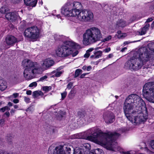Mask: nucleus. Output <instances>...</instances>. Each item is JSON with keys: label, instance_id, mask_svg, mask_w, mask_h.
Listing matches in <instances>:
<instances>
[{"label": "nucleus", "instance_id": "obj_60", "mask_svg": "<svg viewBox=\"0 0 154 154\" xmlns=\"http://www.w3.org/2000/svg\"><path fill=\"white\" fill-rule=\"evenodd\" d=\"M14 107L15 109H17L18 108V106L17 105H14Z\"/></svg>", "mask_w": 154, "mask_h": 154}, {"label": "nucleus", "instance_id": "obj_19", "mask_svg": "<svg viewBox=\"0 0 154 154\" xmlns=\"http://www.w3.org/2000/svg\"><path fill=\"white\" fill-rule=\"evenodd\" d=\"M102 54V52L99 51H95L94 53V54L91 55L90 58L92 59H95L99 58L101 57Z\"/></svg>", "mask_w": 154, "mask_h": 154}, {"label": "nucleus", "instance_id": "obj_54", "mask_svg": "<svg viewBox=\"0 0 154 154\" xmlns=\"http://www.w3.org/2000/svg\"><path fill=\"white\" fill-rule=\"evenodd\" d=\"M0 111H1L2 112H5L6 110L5 108V107H2L1 109H0Z\"/></svg>", "mask_w": 154, "mask_h": 154}, {"label": "nucleus", "instance_id": "obj_20", "mask_svg": "<svg viewBox=\"0 0 154 154\" xmlns=\"http://www.w3.org/2000/svg\"><path fill=\"white\" fill-rule=\"evenodd\" d=\"M149 26V24L145 23V25L142 29L141 31L139 32L140 35H144L146 33V31L148 30Z\"/></svg>", "mask_w": 154, "mask_h": 154}, {"label": "nucleus", "instance_id": "obj_58", "mask_svg": "<svg viewBox=\"0 0 154 154\" xmlns=\"http://www.w3.org/2000/svg\"><path fill=\"white\" fill-rule=\"evenodd\" d=\"M6 110L9 111L10 110V108L8 106H6L4 107Z\"/></svg>", "mask_w": 154, "mask_h": 154}, {"label": "nucleus", "instance_id": "obj_55", "mask_svg": "<svg viewBox=\"0 0 154 154\" xmlns=\"http://www.w3.org/2000/svg\"><path fill=\"white\" fill-rule=\"evenodd\" d=\"M4 115H6L7 117H8L9 116L10 114L9 112H7L5 113Z\"/></svg>", "mask_w": 154, "mask_h": 154}, {"label": "nucleus", "instance_id": "obj_51", "mask_svg": "<svg viewBox=\"0 0 154 154\" xmlns=\"http://www.w3.org/2000/svg\"><path fill=\"white\" fill-rule=\"evenodd\" d=\"M92 69V67L91 66H89L87 67V70L88 71H90Z\"/></svg>", "mask_w": 154, "mask_h": 154}, {"label": "nucleus", "instance_id": "obj_25", "mask_svg": "<svg viewBox=\"0 0 154 154\" xmlns=\"http://www.w3.org/2000/svg\"><path fill=\"white\" fill-rule=\"evenodd\" d=\"M61 146L62 147L63 151L64 152V151H63V150H64L65 151H66L67 152H68V153L69 152V151H70L71 150V148L70 147V146H66V145H64L63 146ZM65 153V152H64Z\"/></svg>", "mask_w": 154, "mask_h": 154}, {"label": "nucleus", "instance_id": "obj_32", "mask_svg": "<svg viewBox=\"0 0 154 154\" xmlns=\"http://www.w3.org/2000/svg\"><path fill=\"white\" fill-rule=\"evenodd\" d=\"M111 36L110 35H109L107 36V37H106L105 38L103 39V41L104 42L106 41H109V40L111 39Z\"/></svg>", "mask_w": 154, "mask_h": 154}, {"label": "nucleus", "instance_id": "obj_7", "mask_svg": "<svg viewBox=\"0 0 154 154\" xmlns=\"http://www.w3.org/2000/svg\"><path fill=\"white\" fill-rule=\"evenodd\" d=\"M143 95L148 101L154 103V82H147L144 85Z\"/></svg>", "mask_w": 154, "mask_h": 154}, {"label": "nucleus", "instance_id": "obj_29", "mask_svg": "<svg viewBox=\"0 0 154 154\" xmlns=\"http://www.w3.org/2000/svg\"><path fill=\"white\" fill-rule=\"evenodd\" d=\"M8 11V8L5 7H3L0 9V12L2 14H5Z\"/></svg>", "mask_w": 154, "mask_h": 154}, {"label": "nucleus", "instance_id": "obj_36", "mask_svg": "<svg viewBox=\"0 0 154 154\" xmlns=\"http://www.w3.org/2000/svg\"><path fill=\"white\" fill-rule=\"evenodd\" d=\"M37 85V83L36 82H33L31 83L29 85V86L30 87H36Z\"/></svg>", "mask_w": 154, "mask_h": 154}, {"label": "nucleus", "instance_id": "obj_34", "mask_svg": "<svg viewBox=\"0 0 154 154\" xmlns=\"http://www.w3.org/2000/svg\"><path fill=\"white\" fill-rule=\"evenodd\" d=\"M67 92L66 91L61 93V99L62 100H63L66 97L67 95Z\"/></svg>", "mask_w": 154, "mask_h": 154}, {"label": "nucleus", "instance_id": "obj_38", "mask_svg": "<svg viewBox=\"0 0 154 154\" xmlns=\"http://www.w3.org/2000/svg\"><path fill=\"white\" fill-rule=\"evenodd\" d=\"M24 101L27 103H28L30 102V99L29 97H24Z\"/></svg>", "mask_w": 154, "mask_h": 154}, {"label": "nucleus", "instance_id": "obj_2", "mask_svg": "<svg viewBox=\"0 0 154 154\" xmlns=\"http://www.w3.org/2000/svg\"><path fill=\"white\" fill-rule=\"evenodd\" d=\"M119 135V134L116 132H109L107 133H104L100 131L98 133H94L90 136H88L87 138L91 141L95 139L97 144L106 146L109 148V149L112 150L115 147L113 145L116 143L113 140L118 138Z\"/></svg>", "mask_w": 154, "mask_h": 154}, {"label": "nucleus", "instance_id": "obj_24", "mask_svg": "<svg viewBox=\"0 0 154 154\" xmlns=\"http://www.w3.org/2000/svg\"><path fill=\"white\" fill-rule=\"evenodd\" d=\"M94 50V48H91L87 50L86 53L84 55V57L85 58H88L89 57L90 54V52Z\"/></svg>", "mask_w": 154, "mask_h": 154}, {"label": "nucleus", "instance_id": "obj_63", "mask_svg": "<svg viewBox=\"0 0 154 154\" xmlns=\"http://www.w3.org/2000/svg\"><path fill=\"white\" fill-rule=\"evenodd\" d=\"M94 128H91L90 129H89L88 131L91 132V133H92V131H93V130L94 129Z\"/></svg>", "mask_w": 154, "mask_h": 154}, {"label": "nucleus", "instance_id": "obj_53", "mask_svg": "<svg viewBox=\"0 0 154 154\" xmlns=\"http://www.w3.org/2000/svg\"><path fill=\"white\" fill-rule=\"evenodd\" d=\"M26 93L27 95H31L32 94V91L30 90L28 91H26Z\"/></svg>", "mask_w": 154, "mask_h": 154}, {"label": "nucleus", "instance_id": "obj_57", "mask_svg": "<svg viewBox=\"0 0 154 154\" xmlns=\"http://www.w3.org/2000/svg\"><path fill=\"white\" fill-rule=\"evenodd\" d=\"M8 105L9 107L11 106H13V103H11V102H9L8 104Z\"/></svg>", "mask_w": 154, "mask_h": 154}, {"label": "nucleus", "instance_id": "obj_18", "mask_svg": "<svg viewBox=\"0 0 154 154\" xmlns=\"http://www.w3.org/2000/svg\"><path fill=\"white\" fill-rule=\"evenodd\" d=\"M25 4L32 7H35L37 4V0H24Z\"/></svg>", "mask_w": 154, "mask_h": 154}, {"label": "nucleus", "instance_id": "obj_44", "mask_svg": "<svg viewBox=\"0 0 154 154\" xmlns=\"http://www.w3.org/2000/svg\"><path fill=\"white\" fill-rule=\"evenodd\" d=\"M88 74V73H83L80 76V78H84L85 75Z\"/></svg>", "mask_w": 154, "mask_h": 154}, {"label": "nucleus", "instance_id": "obj_27", "mask_svg": "<svg viewBox=\"0 0 154 154\" xmlns=\"http://www.w3.org/2000/svg\"><path fill=\"white\" fill-rule=\"evenodd\" d=\"M12 80L13 82L17 83L19 82V78L17 75L14 76L12 78Z\"/></svg>", "mask_w": 154, "mask_h": 154}, {"label": "nucleus", "instance_id": "obj_23", "mask_svg": "<svg viewBox=\"0 0 154 154\" xmlns=\"http://www.w3.org/2000/svg\"><path fill=\"white\" fill-rule=\"evenodd\" d=\"M54 39L55 40L63 41L65 38V36L63 35H60L57 34L54 35Z\"/></svg>", "mask_w": 154, "mask_h": 154}, {"label": "nucleus", "instance_id": "obj_35", "mask_svg": "<svg viewBox=\"0 0 154 154\" xmlns=\"http://www.w3.org/2000/svg\"><path fill=\"white\" fill-rule=\"evenodd\" d=\"M126 36V34L122 33L121 35H118L117 37L119 38H123Z\"/></svg>", "mask_w": 154, "mask_h": 154}, {"label": "nucleus", "instance_id": "obj_30", "mask_svg": "<svg viewBox=\"0 0 154 154\" xmlns=\"http://www.w3.org/2000/svg\"><path fill=\"white\" fill-rule=\"evenodd\" d=\"M52 87H51L49 86H44L42 88L43 90L47 92H48L49 91H50L51 90Z\"/></svg>", "mask_w": 154, "mask_h": 154}, {"label": "nucleus", "instance_id": "obj_48", "mask_svg": "<svg viewBox=\"0 0 154 154\" xmlns=\"http://www.w3.org/2000/svg\"><path fill=\"white\" fill-rule=\"evenodd\" d=\"M16 110L13 109H11L10 111V113L11 115H13L15 113Z\"/></svg>", "mask_w": 154, "mask_h": 154}, {"label": "nucleus", "instance_id": "obj_17", "mask_svg": "<svg viewBox=\"0 0 154 154\" xmlns=\"http://www.w3.org/2000/svg\"><path fill=\"white\" fill-rule=\"evenodd\" d=\"M62 50L63 48H62L61 45L58 46L56 50V55L59 57H64L63 53L62 52H63Z\"/></svg>", "mask_w": 154, "mask_h": 154}, {"label": "nucleus", "instance_id": "obj_64", "mask_svg": "<svg viewBox=\"0 0 154 154\" xmlns=\"http://www.w3.org/2000/svg\"><path fill=\"white\" fill-rule=\"evenodd\" d=\"M154 26V21L152 23L151 25V27L152 28H153V27Z\"/></svg>", "mask_w": 154, "mask_h": 154}, {"label": "nucleus", "instance_id": "obj_50", "mask_svg": "<svg viewBox=\"0 0 154 154\" xmlns=\"http://www.w3.org/2000/svg\"><path fill=\"white\" fill-rule=\"evenodd\" d=\"M13 102L15 103H19V100L18 99H15L13 100Z\"/></svg>", "mask_w": 154, "mask_h": 154}, {"label": "nucleus", "instance_id": "obj_5", "mask_svg": "<svg viewBox=\"0 0 154 154\" xmlns=\"http://www.w3.org/2000/svg\"><path fill=\"white\" fill-rule=\"evenodd\" d=\"M102 35L100 29L92 27L86 30L83 35V43L85 45H90L100 41Z\"/></svg>", "mask_w": 154, "mask_h": 154}, {"label": "nucleus", "instance_id": "obj_31", "mask_svg": "<svg viewBox=\"0 0 154 154\" xmlns=\"http://www.w3.org/2000/svg\"><path fill=\"white\" fill-rule=\"evenodd\" d=\"M103 152L102 149L98 148L95 149L94 151L95 154H102Z\"/></svg>", "mask_w": 154, "mask_h": 154}, {"label": "nucleus", "instance_id": "obj_26", "mask_svg": "<svg viewBox=\"0 0 154 154\" xmlns=\"http://www.w3.org/2000/svg\"><path fill=\"white\" fill-rule=\"evenodd\" d=\"M82 70L80 69H77L75 72V74L74 75V77L76 78L78 77L79 75L82 73Z\"/></svg>", "mask_w": 154, "mask_h": 154}, {"label": "nucleus", "instance_id": "obj_4", "mask_svg": "<svg viewBox=\"0 0 154 154\" xmlns=\"http://www.w3.org/2000/svg\"><path fill=\"white\" fill-rule=\"evenodd\" d=\"M144 102L138 95L132 94L129 95L126 99L124 103L123 109L125 115L127 118L131 114L130 112L135 107L141 109V106Z\"/></svg>", "mask_w": 154, "mask_h": 154}, {"label": "nucleus", "instance_id": "obj_40", "mask_svg": "<svg viewBox=\"0 0 154 154\" xmlns=\"http://www.w3.org/2000/svg\"><path fill=\"white\" fill-rule=\"evenodd\" d=\"M78 53V51L77 50H76L74 52H73V51H72V53L71 54H72V56L73 57H74L76 56Z\"/></svg>", "mask_w": 154, "mask_h": 154}, {"label": "nucleus", "instance_id": "obj_8", "mask_svg": "<svg viewBox=\"0 0 154 154\" xmlns=\"http://www.w3.org/2000/svg\"><path fill=\"white\" fill-rule=\"evenodd\" d=\"M40 34L39 29L36 26L27 28L24 32V36L33 42L36 41L38 38Z\"/></svg>", "mask_w": 154, "mask_h": 154}, {"label": "nucleus", "instance_id": "obj_21", "mask_svg": "<svg viewBox=\"0 0 154 154\" xmlns=\"http://www.w3.org/2000/svg\"><path fill=\"white\" fill-rule=\"evenodd\" d=\"M7 88V84L6 82L4 80H0V90L3 91L5 90Z\"/></svg>", "mask_w": 154, "mask_h": 154}, {"label": "nucleus", "instance_id": "obj_61", "mask_svg": "<svg viewBox=\"0 0 154 154\" xmlns=\"http://www.w3.org/2000/svg\"><path fill=\"white\" fill-rule=\"evenodd\" d=\"M87 67L86 66H84L82 68V69L84 70H87Z\"/></svg>", "mask_w": 154, "mask_h": 154}, {"label": "nucleus", "instance_id": "obj_49", "mask_svg": "<svg viewBox=\"0 0 154 154\" xmlns=\"http://www.w3.org/2000/svg\"><path fill=\"white\" fill-rule=\"evenodd\" d=\"M113 56V55L112 54H109L108 56L106 58V59H107L109 58H112Z\"/></svg>", "mask_w": 154, "mask_h": 154}, {"label": "nucleus", "instance_id": "obj_42", "mask_svg": "<svg viewBox=\"0 0 154 154\" xmlns=\"http://www.w3.org/2000/svg\"><path fill=\"white\" fill-rule=\"evenodd\" d=\"M110 50V48H108L104 49L103 51L107 53L109 52Z\"/></svg>", "mask_w": 154, "mask_h": 154}, {"label": "nucleus", "instance_id": "obj_9", "mask_svg": "<svg viewBox=\"0 0 154 154\" xmlns=\"http://www.w3.org/2000/svg\"><path fill=\"white\" fill-rule=\"evenodd\" d=\"M129 118H127L129 121L133 124L137 125L145 121L147 119V116L141 112L137 113L136 112H133Z\"/></svg>", "mask_w": 154, "mask_h": 154}, {"label": "nucleus", "instance_id": "obj_28", "mask_svg": "<svg viewBox=\"0 0 154 154\" xmlns=\"http://www.w3.org/2000/svg\"><path fill=\"white\" fill-rule=\"evenodd\" d=\"M73 7L75 8V9H77V8L80 7L81 6V4L78 2H74L73 3Z\"/></svg>", "mask_w": 154, "mask_h": 154}, {"label": "nucleus", "instance_id": "obj_47", "mask_svg": "<svg viewBox=\"0 0 154 154\" xmlns=\"http://www.w3.org/2000/svg\"><path fill=\"white\" fill-rule=\"evenodd\" d=\"M153 19L152 17L149 18L147 19V20L145 23H146V22L148 23V22H151L153 20Z\"/></svg>", "mask_w": 154, "mask_h": 154}, {"label": "nucleus", "instance_id": "obj_41", "mask_svg": "<svg viewBox=\"0 0 154 154\" xmlns=\"http://www.w3.org/2000/svg\"><path fill=\"white\" fill-rule=\"evenodd\" d=\"M47 77L46 75H45L40 79L39 81H43L44 80L46 79L47 78Z\"/></svg>", "mask_w": 154, "mask_h": 154}, {"label": "nucleus", "instance_id": "obj_39", "mask_svg": "<svg viewBox=\"0 0 154 154\" xmlns=\"http://www.w3.org/2000/svg\"><path fill=\"white\" fill-rule=\"evenodd\" d=\"M84 146L87 149H90V145L88 143H85L84 145Z\"/></svg>", "mask_w": 154, "mask_h": 154}, {"label": "nucleus", "instance_id": "obj_52", "mask_svg": "<svg viewBox=\"0 0 154 154\" xmlns=\"http://www.w3.org/2000/svg\"><path fill=\"white\" fill-rule=\"evenodd\" d=\"M74 136V137H73V138H80V137H79L78 135L77 134L74 135V136Z\"/></svg>", "mask_w": 154, "mask_h": 154}, {"label": "nucleus", "instance_id": "obj_13", "mask_svg": "<svg viewBox=\"0 0 154 154\" xmlns=\"http://www.w3.org/2000/svg\"><path fill=\"white\" fill-rule=\"evenodd\" d=\"M5 17L8 20L13 22L18 20L19 18L20 17L17 13L13 12L6 14Z\"/></svg>", "mask_w": 154, "mask_h": 154}, {"label": "nucleus", "instance_id": "obj_12", "mask_svg": "<svg viewBox=\"0 0 154 154\" xmlns=\"http://www.w3.org/2000/svg\"><path fill=\"white\" fill-rule=\"evenodd\" d=\"M103 118L106 123H112L114 120V114L110 112H105L103 115Z\"/></svg>", "mask_w": 154, "mask_h": 154}, {"label": "nucleus", "instance_id": "obj_10", "mask_svg": "<svg viewBox=\"0 0 154 154\" xmlns=\"http://www.w3.org/2000/svg\"><path fill=\"white\" fill-rule=\"evenodd\" d=\"M74 154H86V151L83 149L77 148L74 150ZM48 154H65L61 146H58L55 148L50 146L48 152Z\"/></svg>", "mask_w": 154, "mask_h": 154}, {"label": "nucleus", "instance_id": "obj_14", "mask_svg": "<svg viewBox=\"0 0 154 154\" xmlns=\"http://www.w3.org/2000/svg\"><path fill=\"white\" fill-rule=\"evenodd\" d=\"M95 116L94 115H91V114H88L85 115H82L80 117V120H82L83 123H85L84 122H92L95 118Z\"/></svg>", "mask_w": 154, "mask_h": 154}, {"label": "nucleus", "instance_id": "obj_6", "mask_svg": "<svg viewBox=\"0 0 154 154\" xmlns=\"http://www.w3.org/2000/svg\"><path fill=\"white\" fill-rule=\"evenodd\" d=\"M149 60V56L145 54H139L138 58L134 57H131L125 64V67L126 69H129L135 70L140 69L146 62Z\"/></svg>", "mask_w": 154, "mask_h": 154}, {"label": "nucleus", "instance_id": "obj_37", "mask_svg": "<svg viewBox=\"0 0 154 154\" xmlns=\"http://www.w3.org/2000/svg\"><path fill=\"white\" fill-rule=\"evenodd\" d=\"M73 85V83L71 82H69L67 85V88L68 89H70Z\"/></svg>", "mask_w": 154, "mask_h": 154}, {"label": "nucleus", "instance_id": "obj_11", "mask_svg": "<svg viewBox=\"0 0 154 154\" xmlns=\"http://www.w3.org/2000/svg\"><path fill=\"white\" fill-rule=\"evenodd\" d=\"M76 45L75 43L72 41H67L61 45L64 57L69 56L72 53V49L69 47L75 48Z\"/></svg>", "mask_w": 154, "mask_h": 154}, {"label": "nucleus", "instance_id": "obj_62", "mask_svg": "<svg viewBox=\"0 0 154 154\" xmlns=\"http://www.w3.org/2000/svg\"><path fill=\"white\" fill-rule=\"evenodd\" d=\"M117 33L118 34V35H121V34H122L121 31H120V30H119V31H118Z\"/></svg>", "mask_w": 154, "mask_h": 154}, {"label": "nucleus", "instance_id": "obj_15", "mask_svg": "<svg viewBox=\"0 0 154 154\" xmlns=\"http://www.w3.org/2000/svg\"><path fill=\"white\" fill-rule=\"evenodd\" d=\"M17 38L12 35L8 36L6 39V42L7 44L8 45H13L17 42Z\"/></svg>", "mask_w": 154, "mask_h": 154}, {"label": "nucleus", "instance_id": "obj_16", "mask_svg": "<svg viewBox=\"0 0 154 154\" xmlns=\"http://www.w3.org/2000/svg\"><path fill=\"white\" fill-rule=\"evenodd\" d=\"M127 25L126 21L123 19L119 20L117 21L116 24V28L119 27H123Z\"/></svg>", "mask_w": 154, "mask_h": 154}, {"label": "nucleus", "instance_id": "obj_46", "mask_svg": "<svg viewBox=\"0 0 154 154\" xmlns=\"http://www.w3.org/2000/svg\"><path fill=\"white\" fill-rule=\"evenodd\" d=\"M33 108L32 107H30L28 108L26 110L27 112H30L32 111Z\"/></svg>", "mask_w": 154, "mask_h": 154}, {"label": "nucleus", "instance_id": "obj_1", "mask_svg": "<svg viewBox=\"0 0 154 154\" xmlns=\"http://www.w3.org/2000/svg\"><path fill=\"white\" fill-rule=\"evenodd\" d=\"M54 63V62L52 60L47 58L42 60L41 67L37 62L25 59L22 61L23 66L26 67L23 72L24 77L26 80H30L34 77V74L41 73L42 71L53 66Z\"/></svg>", "mask_w": 154, "mask_h": 154}, {"label": "nucleus", "instance_id": "obj_56", "mask_svg": "<svg viewBox=\"0 0 154 154\" xmlns=\"http://www.w3.org/2000/svg\"><path fill=\"white\" fill-rule=\"evenodd\" d=\"M14 3H17L21 0H12Z\"/></svg>", "mask_w": 154, "mask_h": 154}, {"label": "nucleus", "instance_id": "obj_59", "mask_svg": "<svg viewBox=\"0 0 154 154\" xmlns=\"http://www.w3.org/2000/svg\"><path fill=\"white\" fill-rule=\"evenodd\" d=\"M127 49V48L126 47H124L123 48H122L121 50V51L122 52H124L125 50H126Z\"/></svg>", "mask_w": 154, "mask_h": 154}, {"label": "nucleus", "instance_id": "obj_3", "mask_svg": "<svg viewBox=\"0 0 154 154\" xmlns=\"http://www.w3.org/2000/svg\"><path fill=\"white\" fill-rule=\"evenodd\" d=\"M61 12L65 16L76 17L79 20L82 22L90 21L94 17L93 13L89 10L81 11L73 8L69 11L68 8L63 7L61 9Z\"/></svg>", "mask_w": 154, "mask_h": 154}, {"label": "nucleus", "instance_id": "obj_33", "mask_svg": "<svg viewBox=\"0 0 154 154\" xmlns=\"http://www.w3.org/2000/svg\"><path fill=\"white\" fill-rule=\"evenodd\" d=\"M63 72V71H62L57 72L54 74V75L56 77H59L60 76Z\"/></svg>", "mask_w": 154, "mask_h": 154}, {"label": "nucleus", "instance_id": "obj_45", "mask_svg": "<svg viewBox=\"0 0 154 154\" xmlns=\"http://www.w3.org/2000/svg\"><path fill=\"white\" fill-rule=\"evenodd\" d=\"M150 145L151 147L154 149V140L151 141L150 143Z\"/></svg>", "mask_w": 154, "mask_h": 154}, {"label": "nucleus", "instance_id": "obj_22", "mask_svg": "<svg viewBox=\"0 0 154 154\" xmlns=\"http://www.w3.org/2000/svg\"><path fill=\"white\" fill-rule=\"evenodd\" d=\"M43 95V93L41 91H35L32 93V95L34 98L40 96H42Z\"/></svg>", "mask_w": 154, "mask_h": 154}, {"label": "nucleus", "instance_id": "obj_43", "mask_svg": "<svg viewBox=\"0 0 154 154\" xmlns=\"http://www.w3.org/2000/svg\"><path fill=\"white\" fill-rule=\"evenodd\" d=\"M19 93H14L13 94L12 96H13L14 98H16L17 97H18V96H19Z\"/></svg>", "mask_w": 154, "mask_h": 154}]
</instances>
